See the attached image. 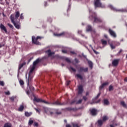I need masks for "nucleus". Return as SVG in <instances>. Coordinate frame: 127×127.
<instances>
[{
    "label": "nucleus",
    "instance_id": "13d9d810",
    "mask_svg": "<svg viewBox=\"0 0 127 127\" xmlns=\"http://www.w3.org/2000/svg\"><path fill=\"white\" fill-rule=\"evenodd\" d=\"M56 114H57V115H61V112H56Z\"/></svg>",
    "mask_w": 127,
    "mask_h": 127
},
{
    "label": "nucleus",
    "instance_id": "1a4fd4ad",
    "mask_svg": "<svg viewBox=\"0 0 127 127\" xmlns=\"http://www.w3.org/2000/svg\"><path fill=\"white\" fill-rule=\"evenodd\" d=\"M34 101H35V102H37V103H44L45 104H47L48 105H49V103H48V102L45 101V100H43L42 99H37L36 98H34Z\"/></svg>",
    "mask_w": 127,
    "mask_h": 127
},
{
    "label": "nucleus",
    "instance_id": "3c124183",
    "mask_svg": "<svg viewBox=\"0 0 127 127\" xmlns=\"http://www.w3.org/2000/svg\"><path fill=\"white\" fill-rule=\"evenodd\" d=\"M75 61L76 62V63H79V60L77 59H75Z\"/></svg>",
    "mask_w": 127,
    "mask_h": 127
},
{
    "label": "nucleus",
    "instance_id": "4c0bfd02",
    "mask_svg": "<svg viewBox=\"0 0 127 127\" xmlns=\"http://www.w3.org/2000/svg\"><path fill=\"white\" fill-rule=\"evenodd\" d=\"M28 124L29 126H30V125H32V124H33V120H29Z\"/></svg>",
    "mask_w": 127,
    "mask_h": 127
},
{
    "label": "nucleus",
    "instance_id": "39448f33",
    "mask_svg": "<svg viewBox=\"0 0 127 127\" xmlns=\"http://www.w3.org/2000/svg\"><path fill=\"white\" fill-rule=\"evenodd\" d=\"M100 0H95L94 1V5L95 7H105V5L102 4L101 3Z\"/></svg>",
    "mask_w": 127,
    "mask_h": 127
},
{
    "label": "nucleus",
    "instance_id": "4be33fe9",
    "mask_svg": "<svg viewBox=\"0 0 127 127\" xmlns=\"http://www.w3.org/2000/svg\"><path fill=\"white\" fill-rule=\"evenodd\" d=\"M65 32H63L60 34H54V35H55V36H62L63 35H64L65 34Z\"/></svg>",
    "mask_w": 127,
    "mask_h": 127
},
{
    "label": "nucleus",
    "instance_id": "6e6552de",
    "mask_svg": "<svg viewBox=\"0 0 127 127\" xmlns=\"http://www.w3.org/2000/svg\"><path fill=\"white\" fill-rule=\"evenodd\" d=\"M86 31L87 32H89V31H91L92 34L94 33H96V31L95 30H93V28H92V26L90 25H88L86 27Z\"/></svg>",
    "mask_w": 127,
    "mask_h": 127
},
{
    "label": "nucleus",
    "instance_id": "f257e3e1",
    "mask_svg": "<svg viewBox=\"0 0 127 127\" xmlns=\"http://www.w3.org/2000/svg\"><path fill=\"white\" fill-rule=\"evenodd\" d=\"M40 62V60L39 59H37L35 62H34L33 64V65L31 66V69L28 74V78L27 79V85L28 88L29 89L26 91V94L27 95H29V91L30 92H32V91H34V87H32L31 85V82L32 81V78H33V71H34V69L36 67V65Z\"/></svg>",
    "mask_w": 127,
    "mask_h": 127
},
{
    "label": "nucleus",
    "instance_id": "2f4dec72",
    "mask_svg": "<svg viewBox=\"0 0 127 127\" xmlns=\"http://www.w3.org/2000/svg\"><path fill=\"white\" fill-rule=\"evenodd\" d=\"M108 117H107V116H104V117H103V122H106V121H107V120H108Z\"/></svg>",
    "mask_w": 127,
    "mask_h": 127
},
{
    "label": "nucleus",
    "instance_id": "680f3d73",
    "mask_svg": "<svg viewBox=\"0 0 127 127\" xmlns=\"http://www.w3.org/2000/svg\"><path fill=\"white\" fill-rule=\"evenodd\" d=\"M66 127H71V125L68 124L66 125Z\"/></svg>",
    "mask_w": 127,
    "mask_h": 127
},
{
    "label": "nucleus",
    "instance_id": "a878e982",
    "mask_svg": "<svg viewBox=\"0 0 127 127\" xmlns=\"http://www.w3.org/2000/svg\"><path fill=\"white\" fill-rule=\"evenodd\" d=\"M23 109H24V107H23V105H21L18 109L19 112H22V111H23Z\"/></svg>",
    "mask_w": 127,
    "mask_h": 127
},
{
    "label": "nucleus",
    "instance_id": "9b49d317",
    "mask_svg": "<svg viewBox=\"0 0 127 127\" xmlns=\"http://www.w3.org/2000/svg\"><path fill=\"white\" fill-rule=\"evenodd\" d=\"M109 32L111 36H113L115 38L117 37V34H116V32H115V31H114L113 30L110 29Z\"/></svg>",
    "mask_w": 127,
    "mask_h": 127
},
{
    "label": "nucleus",
    "instance_id": "603ef678",
    "mask_svg": "<svg viewBox=\"0 0 127 127\" xmlns=\"http://www.w3.org/2000/svg\"><path fill=\"white\" fill-rule=\"evenodd\" d=\"M83 100H84V101H86V100H87V97H86V96H83Z\"/></svg>",
    "mask_w": 127,
    "mask_h": 127
},
{
    "label": "nucleus",
    "instance_id": "69168bd1",
    "mask_svg": "<svg viewBox=\"0 0 127 127\" xmlns=\"http://www.w3.org/2000/svg\"><path fill=\"white\" fill-rule=\"evenodd\" d=\"M125 82H127V77H126V78L125 79Z\"/></svg>",
    "mask_w": 127,
    "mask_h": 127
},
{
    "label": "nucleus",
    "instance_id": "aec40b11",
    "mask_svg": "<svg viewBox=\"0 0 127 127\" xmlns=\"http://www.w3.org/2000/svg\"><path fill=\"white\" fill-rule=\"evenodd\" d=\"M46 53H48V55L49 57L50 56H52V55H53V54H54V52H51V50H49L48 51H47Z\"/></svg>",
    "mask_w": 127,
    "mask_h": 127
},
{
    "label": "nucleus",
    "instance_id": "5fc2aeb1",
    "mask_svg": "<svg viewBox=\"0 0 127 127\" xmlns=\"http://www.w3.org/2000/svg\"><path fill=\"white\" fill-rule=\"evenodd\" d=\"M121 44L119 42L117 43V44H116V46H119V45H120Z\"/></svg>",
    "mask_w": 127,
    "mask_h": 127
},
{
    "label": "nucleus",
    "instance_id": "774afa93",
    "mask_svg": "<svg viewBox=\"0 0 127 127\" xmlns=\"http://www.w3.org/2000/svg\"><path fill=\"white\" fill-rule=\"evenodd\" d=\"M86 95V96H88L89 95V92H87Z\"/></svg>",
    "mask_w": 127,
    "mask_h": 127
},
{
    "label": "nucleus",
    "instance_id": "58836bf2",
    "mask_svg": "<svg viewBox=\"0 0 127 127\" xmlns=\"http://www.w3.org/2000/svg\"><path fill=\"white\" fill-rule=\"evenodd\" d=\"M0 85L4 86V82L3 81H0Z\"/></svg>",
    "mask_w": 127,
    "mask_h": 127
},
{
    "label": "nucleus",
    "instance_id": "0eeeda50",
    "mask_svg": "<svg viewBox=\"0 0 127 127\" xmlns=\"http://www.w3.org/2000/svg\"><path fill=\"white\" fill-rule=\"evenodd\" d=\"M45 113L49 115V116H52L53 115V112L52 110L49 108H47V107H43Z\"/></svg>",
    "mask_w": 127,
    "mask_h": 127
},
{
    "label": "nucleus",
    "instance_id": "09e8293b",
    "mask_svg": "<svg viewBox=\"0 0 127 127\" xmlns=\"http://www.w3.org/2000/svg\"><path fill=\"white\" fill-rule=\"evenodd\" d=\"M70 81H66V85L68 86L69 85V84H70Z\"/></svg>",
    "mask_w": 127,
    "mask_h": 127
},
{
    "label": "nucleus",
    "instance_id": "5701e85b",
    "mask_svg": "<svg viewBox=\"0 0 127 127\" xmlns=\"http://www.w3.org/2000/svg\"><path fill=\"white\" fill-rule=\"evenodd\" d=\"M32 115V113L31 112L28 113V112H25V116L26 117H30Z\"/></svg>",
    "mask_w": 127,
    "mask_h": 127
},
{
    "label": "nucleus",
    "instance_id": "423d86ee",
    "mask_svg": "<svg viewBox=\"0 0 127 127\" xmlns=\"http://www.w3.org/2000/svg\"><path fill=\"white\" fill-rule=\"evenodd\" d=\"M108 7L110 8H111V9L113 10L114 11H119L120 12H124L126 11V9H117V8L114 7V6H113V5H109Z\"/></svg>",
    "mask_w": 127,
    "mask_h": 127
},
{
    "label": "nucleus",
    "instance_id": "f03ea898",
    "mask_svg": "<svg viewBox=\"0 0 127 127\" xmlns=\"http://www.w3.org/2000/svg\"><path fill=\"white\" fill-rule=\"evenodd\" d=\"M19 15H20L19 11H16L15 14H12L10 16L11 22H12V23H13L15 27H16L17 29H19V28H20V25H19V24L15 23V21H14V20H16L18 18V17H19Z\"/></svg>",
    "mask_w": 127,
    "mask_h": 127
},
{
    "label": "nucleus",
    "instance_id": "49530a36",
    "mask_svg": "<svg viewBox=\"0 0 127 127\" xmlns=\"http://www.w3.org/2000/svg\"><path fill=\"white\" fill-rule=\"evenodd\" d=\"M93 51L94 52L95 54H99V53L96 51V50H95L94 49H93Z\"/></svg>",
    "mask_w": 127,
    "mask_h": 127
},
{
    "label": "nucleus",
    "instance_id": "b1692460",
    "mask_svg": "<svg viewBox=\"0 0 127 127\" xmlns=\"http://www.w3.org/2000/svg\"><path fill=\"white\" fill-rule=\"evenodd\" d=\"M24 65H25V63H23L22 64H20L19 65L18 70H20L21 69V68H22V67H23V66H24Z\"/></svg>",
    "mask_w": 127,
    "mask_h": 127
},
{
    "label": "nucleus",
    "instance_id": "e2e57ef3",
    "mask_svg": "<svg viewBox=\"0 0 127 127\" xmlns=\"http://www.w3.org/2000/svg\"><path fill=\"white\" fill-rule=\"evenodd\" d=\"M46 4H47V2H46V1H45V2H44V5H45V6H46L47 5H46Z\"/></svg>",
    "mask_w": 127,
    "mask_h": 127
},
{
    "label": "nucleus",
    "instance_id": "393cba45",
    "mask_svg": "<svg viewBox=\"0 0 127 127\" xmlns=\"http://www.w3.org/2000/svg\"><path fill=\"white\" fill-rule=\"evenodd\" d=\"M101 43L102 45H104V46H106V45H107V42L105 40H101Z\"/></svg>",
    "mask_w": 127,
    "mask_h": 127
},
{
    "label": "nucleus",
    "instance_id": "8fccbe9b",
    "mask_svg": "<svg viewBox=\"0 0 127 127\" xmlns=\"http://www.w3.org/2000/svg\"><path fill=\"white\" fill-rule=\"evenodd\" d=\"M34 126L35 127H38V123H35L34 124Z\"/></svg>",
    "mask_w": 127,
    "mask_h": 127
},
{
    "label": "nucleus",
    "instance_id": "72a5a7b5",
    "mask_svg": "<svg viewBox=\"0 0 127 127\" xmlns=\"http://www.w3.org/2000/svg\"><path fill=\"white\" fill-rule=\"evenodd\" d=\"M19 83H20V85L21 86H23V85H24V82H23V80H20L19 81Z\"/></svg>",
    "mask_w": 127,
    "mask_h": 127
},
{
    "label": "nucleus",
    "instance_id": "864d4df0",
    "mask_svg": "<svg viewBox=\"0 0 127 127\" xmlns=\"http://www.w3.org/2000/svg\"><path fill=\"white\" fill-rule=\"evenodd\" d=\"M62 52L63 53H67V51L63 50H62Z\"/></svg>",
    "mask_w": 127,
    "mask_h": 127
},
{
    "label": "nucleus",
    "instance_id": "f704fd0d",
    "mask_svg": "<svg viewBox=\"0 0 127 127\" xmlns=\"http://www.w3.org/2000/svg\"><path fill=\"white\" fill-rule=\"evenodd\" d=\"M65 60L68 63H71V61L70 60V59L66 58H65Z\"/></svg>",
    "mask_w": 127,
    "mask_h": 127
},
{
    "label": "nucleus",
    "instance_id": "f8f14e48",
    "mask_svg": "<svg viewBox=\"0 0 127 127\" xmlns=\"http://www.w3.org/2000/svg\"><path fill=\"white\" fill-rule=\"evenodd\" d=\"M88 67H79V69H78V72H88Z\"/></svg>",
    "mask_w": 127,
    "mask_h": 127
},
{
    "label": "nucleus",
    "instance_id": "9d476101",
    "mask_svg": "<svg viewBox=\"0 0 127 127\" xmlns=\"http://www.w3.org/2000/svg\"><path fill=\"white\" fill-rule=\"evenodd\" d=\"M51 104L54 105V106H63L64 105H66V103H61L59 102V101H57L52 103H51Z\"/></svg>",
    "mask_w": 127,
    "mask_h": 127
},
{
    "label": "nucleus",
    "instance_id": "bb28decb",
    "mask_svg": "<svg viewBox=\"0 0 127 127\" xmlns=\"http://www.w3.org/2000/svg\"><path fill=\"white\" fill-rule=\"evenodd\" d=\"M76 76V77H77V78H79V79H80V80H83V76H82L81 74H77Z\"/></svg>",
    "mask_w": 127,
    "mask_h": 127
},
{
    "label": "nucleus",
    "instance_id": "e433bc0d",
    "mask_svg": "<svg viewBox=\"0 0 127 127\" xmlns=\"http://www.w3.org/2000/svg\"><path fill=\"white\" fill-rule=\"evenodd\" d=\"M7 25H8V26L10 27V28L13 29V26L12 25H11V24L8 23Z\"/></svg>",
    "mask_w": 127,
    "mask_h": 127
},
{
    "label": "nucleus",
    "instance_id": "a211bd4d",
    "mask_svg": "<svg viewBox=\"0 0 127 127\" xmlns=\"http://www.w3.org/2000/svg\"><path fill=\"white\" fill-rule=\"evenodd\" d=\"M108 85H109V82H105L104 83H103L100 86V90H102V89H103L104 88V87H105V86H108Z\"/></svg>",
    "mask_w": 127,
    "mask_h": 127
},
{
    "label": "nucleus",
    "instance_id": "338daca9",
    "mask_svg": "<svg viewBox=\"0 0 127 127\" xmlns=\"http://www.w3.org/2000/svg\"><path fill=\"white\" fill-rule=\"evenodd\" d=\"M110 127H115L114 126V125H110Z\"/></svg>",
    "mask_w": 127,
    "mask_h": 127
},
{
    "label": "nucleus",
    "instance_id": "cd10ccee",
    "mask_svg": "<svg viewBox=\"0 0 127 127\" xmlns=\"http://www.w3.org/2000/svg\"><path fill=\"white\" fill-rule=\"evenodd\" d=\"M3 127H11V124L10 123H6L4 124Z\"/></svg>",
    "mask_w": 127,
    "mask_h": 127
},
{
    "label": "nucleus",
    "instance_id": "7c9ffc66",
    "mask_svg": "<svg viewBox=\"0 0 127 127\" xmlns=\"http://www.w3.org/2000/svg\"><path fill=\"white\" fill-rule=\"evenodd\" d=\"M98 126H102V125H103V121L98 120Z\"/></svg>",
    "mask_w": 127,
    "mask_h": 127
},
{
    "label": "nucleus",
    "instance_id": "6e6d98bb",
    "mask_svg": "<svg viewBox=\"0 0 127 127\" xmlns=\"http://www.w3.org/2000/svg\"><path fill=\"white\" fill-rule=\"evenodd\" d=\"M78 34H80V33H82V31L81 30L78 31Z\"/></svg>",
    "mask_w": 127,
    "mask_h": 127
},
{
    "label": "nucleus",
    "instance_id": "de8ad7c7",
    "mask_svg": "<svg viewBox=\"0 0 127 127\" xmlns=\"http://www.w3.org/2000/svg\"><path fill=\"white\" fill-rule=\"evenodd\" d=\"M34 110H35V111H36L37 113H39V114H40V112L39 111V110L36 108H34Z\"/></svg>",
    "mask_w": 127,
    "mask_h": 127
},
{
    "label": "nucleus",
    "instance_id": "f3484780",
    "mask_svg": "<svg viewBox=\"0 0 127 127\" xmlns=\"http://www.w3.org/2000/svg\"><path fill=\"white\" fill-rule=\"evenodd\" d=\"M83 93V86L79 85L78 86V94H82Z\"/></svg>",
    "mask_w": 127,
    "mask_h": 127
},
{
    "label": "nucleus",
    "instance_id": "c9c22d12",
    "mask_svg": "<svg viewBox=\"0 0 127 127\" xmlns=\"http://www.w3.org/2000/svg\"><path fill=\"white\" fill-rule=\"evenodd\" d=\"M72 126L73 127H79V126H78L77 123H72Z\"/></svg>",
    "mask_w": 127,
    "mask_h": 127
},
{
    "label": "nucleus",
    "instance_id": "c756f323",
    "mask_svg": "<svg viewBox=\"0 0 127 127\" xmlns=\"http://www.w3.org/2000/svg\"><path fill=\"white\" fill-rule=\"evenodd\" d=\"M121 104L122 106H123V107H124V108H127V105L126 104L125 102L122 101L121 102Z\"/></svg>",
    "mask_w": 127,
    "mask_h": 127
},
{
    "label": "nucleus",
    "instance_id": "4d7b16f0",
    "mask_svg": "<svg viewBox=\"0 0 127 127\" xmlns=\"http://www.w3.org/2000/svg\"><path fill=\"white\" fill-rule=\"evenodd\" d=\"M70 53H71V54H73V55L76 54V53H75V52H73V51L70 52Z\"/></svg>",
    "mask_w": 127,
    "mask_h": 127
},
{
    "label": "nucleus",
    "instance_id": "37998d69",
    "mask_svg": "<svg viewBox=\"0 0 127 127\" xmlns=\"http://www.w3.org/2000/svg\"><path fill=\"white\" fill-rule=\"evenodd\" d=\"M71 70H72V71H73V72H76V69L74 68H73L72 66H71L70 67Z\"/></svg>",
    "mask_w": 127,
    "mask_h": 127
},
{
    "label": "nucleus",
    "instance_id": "c85d7f7f",
    "mask_svg": "<svg viewBox=\"0 0 127 127\" xmlns=\"http://www.w3.org/2000/svg\"><path fill=\"white\" fill-rule=\"evenodd\" d=\"M16 97L15 96H12L9 97V100L11 101V102H14V99H16Z\"/></svg>",
    "mask_w": 127,
    "mask_h": 127
},
{
    "label": "nucleus",
    "instance_id": "c03bdc74",
    "mask_svg": "<svg viewBox=\"0 0 127 127\" xmlns=\"http://www.w3.org/2000/svg\"><path fill=\"white\" fill-rule=\"evenodd\" d=\"M109 91H112V90H113V86L112 85H110L109 86Z\"/></svg>",
    "mask_w": 127,
    "mask_h": 127
},
{
    "label": "nucleus",
    "instance_id": "ea45409f",
    "mask_svg": "<svg viewBox=\"0 0 127 127\" xmlns=\"http://www.w3.org/2000/svg\"><path fill=\"white\" fill-rule=\"evenodd\" d=\"M82 99L79 100L76 102V104H81V103H82Z\"/></svg>",
    "mask_w": 127,
    "mask_h": 127
},
{
    "label": "nucleus",
    "instance_id": "0e129e2a",
    "mask_svg": "<svg viewBox=\"0 0 127 127\" xmlns=\"http://www.w3.org/2000/svg\"><path fill=\"white\" fill-rule=\"evenodd\" d=\"M104 37H105V38H108V36L107 35H104Z\"/></svg>",
    "mask_w": 127,
    "mask_h": 127
},
{
    "label": "nucleus",
    "instance_id": "6ab92c4d",
    "mask_svg": "<svg viewBox=\"0 0 127 127\" xmlns=\"http://www.w3.org/2000/svg\"><path fill=\"white\" fill-rule=\"evenodd\" d=\"M117 42L114 41L112 42V43H110V46L112 49H115L116 48V46H114L113 44H116Z\"/></svg>",
    "mask_w": 127,
    "mask_h": 127
},
{
    "label": "nucleus",
    "instance_id": "7ed1b4c3",
    "mask_svg": "<svg viewBox=\"0 0 127 127\" xmlns=\"http://www.w3.org/2000/svg\"><path fill=\"white\" fill-rule=\"evenodd\" d=\"M90 14H92L89 16L90 19H94V22H96L97 23H100V22H103V19L100 17H97V14L95 12H92V9H89Z\"/></svg>",
    "mask_w": 127,
    "mask_h": 127
},
{
    "label": "nucleus",
    "instance_id": "412c9836",
    "mask_svg": "<svg viewBox=\"0 0 127 127\" xmlns=\"http://www.w3.org/2000/svg\"><path fill=\"white\" fill-rule=\"evenodd\" d=\"M88 64H89V66L90 68H91V69H92V68H93V63H92V62H91L90 61H88Z\"/></svg>",
    "mask_w": 127,
    "mask_h": 127
},
{
    "label": "nucleus",
    "instance_id": "dca6fc26",
    "mask_svg": "<svg viewBox=\"0 0 127 127\" xmlns=\"http://www.w3.org/2000/svg\"><path fill=\"white\" fill-rule=\"evenodd\" d=\"M103 104L105 106H109L110 105V102L107 99H104Z\"/></svg>",
    "mask_w": 127,
    "mask_h": 127
},
{
    "label": "nucleus",
    "instance_id": "4468645a",
    "mask_svg": "<svg viewBox=\"0 0 127 127\" xmlns=\"http://www.w3.org/2000/svg\"><path fill=\"white\" fill-rule=\"evenodd\" d=\"M118 64H119V60H114L112 61V65L113 66H114V67L118 66Z\"/></svg>",
    "mask_w": 127,
    "mask_h": 127
},
{
    "label": "nucleus",
    "instance_id": "052dcab7",
    "mask_svg": "<svg viewBox=\"0 0 127 127\" xmlns=\"http://www.w3.org/2000/svg\"><path fill=\"white\" fill-rule=\"evenodd\" d=\"M49 1H57L58 0H49Z\"/></svg>",
    "mask_w": 127,
    "mask_h": 127
},
{
    "label": "nucleus",
    "instance_id": "79ce46f5",
    "mask_svg": "<svg viewBox=\"0 0 127 127\" xmlns=\"http://www.w3.org/2000/svg\"><path fill=\"white\" fill-rule=\"evenodd\" d=\"M5 95H10V92L8 91L7 92H5Z\"/></svg>",
    "mask_w": 127,
    "mask_h": 127
},
{
    "label": "nucleus",
    "instance_id": "ddd939ff",
    "mask_svg": "<svg viewBox=\"0 0 127 127\" xmlns=\"http://www.w3.org/2000/svg\"><path fill=\"white\" fill-rule=\"evenodd\" d=\"M0 28L1 30H3V31H4L5 33H7V30L6 29V28L5 27V26L3 25V24H0Z\"/></svg>",
    "mask_w": 127,
    "mask_h": 127
},
{
    "label": "nucleus",
    "instance_id": "bf43d9fd",
    "mask_svg": "<svg viewBox=\"0 0 127 127\" xmlns=\"http://www.w3.org/2000/svg\"><path fill=\"white\" fill-rule=\"evenodd\" d=\"M70 6H71V4H68V8L67 9V11L69 10V8H70Z\"/></svg>",
    "mask_w": 127,
    "mask_h": 127
},
{
    "label": "nucleus",
    "instance_id": "473e14b6",
    "mask_svg": "<svg viewBox=\"0 0 127 127\" xmlns=\"http://www.w3.org/2000/svg\"><path fill=\"white\" fill-rule=\"evenodd\" d=\"M66 110L67 111H74V108H72L71 107L66 108Z\"/></svg>",
    "mask_w": 127,
    "mask_h": 127
},
{
    "label": "nucleus",
    "instance_id": "2eb2a0df",
    "mask_svg": "<svg viewBox=\"0 0 127 127\" xmlns=\"http://www.w3.org/2000/svg\"><path fill=\"white\" fill-rule=\"evenodd\" d=\"M90 113L92 116H96L97 115V110L95 109H92L90 110Z\"/></svg>",
    "mask_w": 127,
    "mask_h": 127
},
{
    "label": "nucleus",
    "instance_id": "a19ab883",
    "mask_svg": "<svg viewBox=\"0 0 127 127\" xmlns=\"http://www.w3.org/2000/svg\"><path fill=\"white\" fill-rule=\"evenodd\" d=\"M100 96H101V92H99L98 95H97V96L95 97V99H98V98H99V97H100Z\"/></svg>",
    "mask_w": 127,
    "mask_h": 127
},
{
    "label": "nucleus",
    "instance_id": "20e7f679",
    "mask_svg": "<svg viewBox=\"0 0 127 127\" xmlns=\"http://www.w3.org/2000/svg\"><path fill=\"white\" fill-rule=\"evenodd\" d=\"M41 38H43V37L37 36V38H36L34 36H33L32 37V41L33 43H34V44H36L37 45H40V43L37 41V40L41 39Z\"/></svg>",
    "mask_w": 127,
    "mask_h": 127
},
{
    "label": "nucleus",
    "instance_id": "a18cd8bd",
    "mask_svg": "<svg viewBox=\"0 0 127 127\" xmlns=\"http://www.w3.org/2000/svg\"><path fill=\"white\" fill-rule=\"evenodd\" d=\"M24 17H23V13H21L20 15V19H23Z\"/></svg>",
    "mask_w": 127,
    "mask_h": 127
}]
</instances>
